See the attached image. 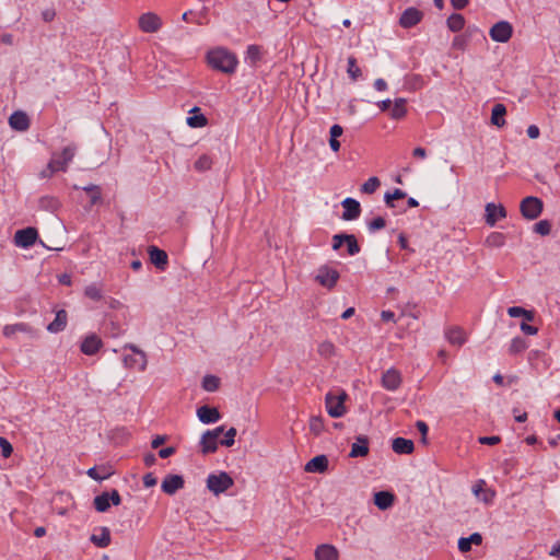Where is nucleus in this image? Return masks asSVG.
<instances>
[{
    "label": "nucleus",
    "instance_id": "nucleus-28",
    "mask_svg": "<svg viewBox=\"0 0 560 560\" xmlns=\"http://www.w3.org/2000/svg\"><path fill=\"white\" fill-rule=\"evenodd\" d=\"M506 115V107L502 103H497L492 107L491 124L501 128L505 125L504 116Z\"/></svg>",
    "mask_w": 560,
    "mask_h": 560
},
{
    "label": "nucleus",
    "instance_id": "nucleus-23",
    "mask_svg": "<svg viewBox=\"0 0 560 560\" xmlns=\"http://www.w3.org/2000/svg\"><path fill=\"white\" fill-rule=\"evenodd\" d=\"M392 448L397 454H411L415 450V444L411 440L405 438H396L393 440Z\"/></svg>",
    "mask_w": 560,
    "mask_h": 560
},
{
    "label": "nucleus",
    "instance_id": "nucleus-64",
    "mask_svg": "<svg viewBox=\"0 0 560 560\" xmlns=\"http://www.w3.org/2000/svg\"><path fill=\"white\" fill-rule=\"evenodd\" d=\"M174 453H175V448L173 446H168V447L160 450L159 456L161 458H167V457L172 456Z\"/></svg>",
    "mask_w": 560,
    "mask_h": 560
},
{
    "label": "nucleus",
    "instance_id": "nucleus-22",
    "mask_svg": "<svg viewBox=\"0 0 560 560\" xmlns=\"http://www.w3.org/2000/svg\"><path fill=\"white\" fill-rule=\"evenodd\" d=\"M315 559L316 560H338L339 552L336 547L332 545L324 544L316 548L315 550Z\"/></svg>",
    "mask_w": 560,
    "mask_h": 560
},
{
    "label": "nucleus",
    "instance_id": "nucleus-3",
    "mask_svg": "<svg viewBox=\"0 0 560 560\" xmlns=\"http://www.w3.org/2000/svg\"><path fill=\"white\" fill-rule=\"evenodd\" d=\"M233 485L234 480L225 471H221L219 474H210L207 478V488L215 495L225 492Z\"/></svg>",
    "mask_w": 560,
    "mask_h": 560
},
{
    "label": "nucleus",
    "instance_id": "nucleus-25",
    "mask_svg": "<svg viewBox=\"0 0 560 560\" xmlns=\"http://www.w3.org/2000/svg\"><path fill=\"white\" fill-rule=\"evenodd\" d=\"M445 337L454 346H463L466 342L465 331L460 327H451L445 331Z\"/></svg>",
    "mask_w": 560,
    "mask_h": 560
},
{
    "label": "nucleus",
    "instance_id": "nucleus-61",
    "mask_svg": "<svg viewBox=\"0 0 560 560\" xmlns=\"http://www.w3.org/2000/svg\"><path fill=\"white\" fill-rule=\"evenodd\" d=\"M521 330L526 335H536L538 331V328L535 326L528 325L527 323H522Z\"/></svg>",
    "mask_w": 560,
    "mask_h": 560
},
{
    "label": "nucleus",
    "instance_id": "nucleus-39",
    "mask_svg": "<svg viewBox=\"0 0 560 560\" xmlns=\"http://www.w3.org/2000/svg\"><path fill=\"white\" fill-rule=\"evenodd\" d=\"M317 352L320 357L329 359L335 355L336 348L332 342L325 340L318 345Z\"/></svg>",
    "mask_w": 560,
    "mask_h": 560
},
{
    "label": "nucleus",
    "instance_id": "nucleus-30",
    "mask_svg": "<svg viewBox=\"0 0 560 560\" xmlns=\"http://www.w3.org/2000/svg\"><path fill=\"white\" fill-rule=\"evenodd\" d=\"M190 113L191 116L187 117V125L191 128H201L208 124L207 117L200 113V108L195 106Z\"/></svg>",
    "mask_w": 560,
    "mask_h": 560
},
{
    "label": "nucleus",
    "instance_id": "nucleus-4",
    "mask_svg": "<svg viewBox=\"0 0 560 560\" xmlns=\"http://www.w3.org/2000/svg\"><path fill=\"white\" fill-rule=\"evenodd\" d=\"M125 349H129L133 353L124 357L125 366L129 369L138 368L140 371H144L148 363L147 354L132 343H127Z\"/></svg>",
    "mask_w": 560,
    "mask_h": 560
},
{
    "label": "nucleus",
    "instance_id": "nucleus-24",
    "mask_svg": "<svg viewBox=\"0 0 560 560\" xmlns=\"http://www.w3.org/2000/svg\"><path fill=\"white\" fill-rule=\"evenodd\" d=\"M68 315L65 310H59L56 313L55 319L47 326V330L57 334L62 331L67 326Z\"/></svg>",
    "mask_w": 560,
    "mask_h": 560
},
{
    "label": "nucleus",
    "instance_id": "nucleus-52",
    "mask_svg": "<svg viewBox=\"0 0 560 560\" xmlns=\"http://www.w3.org/2000/svg\"><path fill=\"white\" fill-rule=\"evenodd\" d=\"M0 448L2 456L5 458L10 457L13 452L11 443L5 438H0Z\"/></svg>",
    "mask_w": 560,
    "mask_h": 560
},
{
    "label": "nucleus",
    "instance_id": "nucleus-16",
    "mask_svg": "<svg viewBox=\"0 0 560 560\" xmlns=\"http://www.w3.org/2000/svg\"><path fill=\"white\" fill-rule=\"evenodd\" d=\"M197 416L202 423H214L221 419V413L214 407L201 406L197 409Z\"/></svg>",
    "mask_w": 560,
    "mask_h": 560
},
{
    "label": "nucleus",
    "instance_id": "nucleus-45",
    "mask_svg": "<svg viewBox=\"0 0 560 560\" xmlns=\"http://www.w3.org/2000/svg\"><path fill=\"white\" fill-rule=\"evenodd\" d=\"M195 168L199 172H206L212 166V159L208 154H202L195 162Z\"/></svg>",
    "mask_w": 560,
    "mask_h": 560
},
{
    "label": "nucleus",
    "instance_id": "nucleus-57",
    "mask_svg": "<svg viewBox=\"0 0 560 560\" xmlns=\"http://www.w3.org/2000/svg\"><path fill=\"white\" fill-rule=\"evenodd\" d=\"M156 482H158V479L155 478V476L152 472H148L143 476V486L145 488H151V487L155 486Z\"/></svg>",
    "mask_w": 560,
    "mask_h": 560
},
{
    "label": "nucleus",
    "instance_id": "nucleus-59",
    "mask_svg": "<svg viewBox=\"0 0 560 560\" xmlns=\"http://www.w3.org/2000/svg\"><path fill=\"white\" fill-rule=\"evenodd\" d=\"M109 502L114 505H119L121 502V498L119 492L116 489H113L108 492Z\"/></svg>",
    "mask_w": 560,
    "mask_h": 560
},
{
    "label": "nucleus",
    "instance_id": "nucleus-37",
    "mask_svg": "<svg viewBox=\"0 0 560 560\" xmlns=\"http://www.w3.org/2000/svg\"><path fill=\"white\" fill-rule=\"evenodd\" d=\"M486 244L489 247H502L505 244V235L500 232H492L487 236Z\"/></svg>",
    "mask_w": 560,
    "mask_h": 560
},
{
    "label": "nucleus",
    "instance_id": "nucleus-15",
    "mask_svg": "<svg viewBox=\"0 0 560 560\" xmlns=\"http://www.w3.org/2000/svg\"><path fill=\"white\" fill-rule=\"evenodd\" d=\"M345 211L342 213V219L345 221H352V220H355L360 217L361 214V206H360V202L353 198H346L342 202H341Z\"/></svg>",
    "mask_w": 560,
    "mask_h": 560
},
{
    "label": "nucleus",
    "instance_id": "nucleus-6",
    "mask_svg": "<svg viewBox=\"0 0 560 560\" xmlns=\"http://www.w3.org/2000/svg\"><path fill=\"white\" fill-rule=\"evenodd\" d=\"M339 272L338 270L328 267L327 265H324L319 267L317 275L315 277V280L324 288H327L328 290H331L337 281L339 280Z\"/></svg>",
    "mask_w": 560,
    "mask_h": 560
},
{
    "label": "nucleus",
    "instance_id": "nucleus-1",
    "mask_svg": "<svg viewBox=\"0 0 560 560\" xmlns=\"http://www.w3.org/2000/svg\"><path fill=\"white\" fill-rule=\"evenodd\" d=\"M207 61L211 68L226 74L234 73L238 65L236 55L224 47L209 50Z\"/></svg>",
    "mask_w": 560,
    "mask_h": 560
},
{
    "label": "nucleus",
    "instance_id": "nucleus-43",
    "mask_svg": "<svg viewBox=\"0 0 560 560\" xmlns=\"http://www.w3.org/2000/svg\"><path fill=\"white\" fill-rule=\"evenodd\" d=\"M527 347H528L527 342L524 338L515 337L511 341L509 352L511 354H516V353L523 352Z\"/></svg>",
    "mask_w": 560,
    "mask_h": 560
},
{
    "label": "nucleus",
    "instance_id": "nucleus-34",
    "mask_svg": "<svg viewBox=\"0 0 560 560\" xmlns=\"http://www.w3.org/2000/svg\"><path fill=\"white\" fill-rule=\"evenodd\" d=\"M31 329L28 325L24 323H18L13 325H7L3 327V335L8 338L13 337L16 332H28Z\"/></svg>",
    "mask_w": 560,
    "mask_h": 560
},
{
    "label": "nucleus",
    "instance_id": "nucleus-19",
    "mask_svg": "<svg viewBox=\"0 0 560 560\" xmlns=\"http://www.w3.org/2000/svg\"><path fill=\"white\" fill-rule=\"evenodd\" d=\"M307 472L323 474L328 469V458L326 455H317L308 460L304 467Z\"/></svg>",
    "mask_w": 560,
    "mask_h": 560
},
{
    "label": "nucleus",
    "instance_id": "nucleus-54",
    "mask_svg": "<svg viewBox=\"0 0 560 560\" xmlns=\"http://www.w3.org/2000/svg\"><path fill=\"white\" fill-rule=\"evenodd\" d=\"M88 476L91 477L92 479L96 480V481H101V480H104L106 479L107 477H109V472L105 474V475H100L98 474V468L97 467H92L88 470Z\"/></svg>",
    "mask_w": 560,
    "mask_h": 560
},
{
    "label": "nucleus",
    "instance_id": "nucleus-13",
    "mask_svg": "<svg viewBox=\"0 0 560 560\" xmlns=\"http://www.w3.org/2000/svg\"><path fill=\"white\" fill-rule=\"evenodd\" d=\"M37 231L34 228H26L15 232V244L20 247L27 248L35 244L37 238Z\"/></svg>",
    "mask_w": 560,
    "mask_h": 560
},
{
    "label": "nucleus",
    "instance_id": "nucleus-35",
    "mask_svg": "<svg viewBox=\"0 0 560 560\" xmlns=\"http://www.w3.org/2000/svg\"><path fill=\"white\" fill-rule=\"evenodd\" d=\"M262 57V48L259 45H249L246 50V59L250 61L253 66H255L258 61L261 60Z\"/></svg>",
    "mask_w": 560,
    "mask_h": 560
},
{
    "label": "nucleus",
    "instance_id": "nucleus-47",
    "mask_svg": "<svg viewBox=\"0 0 560 560\" xmlns=\"http://www.w3.org/2000/svg\"><path fill=\"white\" fill-rule=\"evenodd\" d=\"M345 243L347 244V252L350 256H354L360 253L361 248L353 234H348Z\"/></svg>",
    "mask_w": 560,
    "mask_h": 560
},
{
    "label": "nucleus",
    "instance_id": "nucleus-31",
    "mask_svg": "<svg viewBox=\"0 0 560 560\" xmlns=\"http://www.w3.org/2000/svg\"><path fill=\"white\" fill-rule=\"evenodd\" d=\"M218 450V440L213 439L210 433H203L200 439V451L203 455L211 454Z\"/></svg>",
    "mask_w": 560,
    "mask_h": 560
},
{
    "label": "nucleus",
    "instance_id": "nucleus-49",
    "mask_svg": "<svg viewBox=\"0 0 560 560\" xmlns=\"http://www.w3.org/2000/svg\"><path fill=\"white\" fill-rule=\"evenodd\" d=\"M236 429L235 428H230L226 432H225V435H224V439H222L220 441V444L223 445V446H226V447H231L232 445H234V442H235V436H236Z\"/></svg>",
    "mask_w": 560,
    "mask_h": 560
},
{
    "label": "nucleus",
    "instance_id": "nucleus-21",
    "mask_svg": "<svg viewBox=\"0 0 560 560\" xmlns=\"http://www.w3.org/2000/svg\"><path fill=\"white\" fill-rule=\"evenodd\" d=\"M369 454V439L365 435H359L357 441L351 445V451L349 456L354 457H365Z\"/></svg>",
    "mask_w": 560,
    "mask_h": 560
},
{
    "label": "nucleus",
    "instance_id": "nucleus-44",
    "mask_svg": "<svg viewBox=\"0 0 560 560\" xmlns=\"http://www.w3.org/2000/svg\"><path fill=\"white\" fill-rule=\"evenodd\" d=\"M347 72L353 81L358 80L362 74L361 69L357 66V59L353 56L348 58Z\"/></svg>",
    "mask_w": 560,
    "mask_h": 560
},
{
    "label": "nucleus",
    "instance_id": "nucleus-29",
    "mask_svg": "<svg viewBox=\"0 0 560 560\" xmlns=\"http://www.w3.org/2000/svg\"><path fill=\"white\" fill-rule=\"evenodd\" d=\"M482 536L479 533H474L469 537H462L458 540V549L462 552H468L471 549V545H481Z\"/></svg>",
    "mask_w": 560,
    "mask_h": 560
},
{
    "label": "nucleus",
    "instance_id": "nucleus-51",
    "mask_svg": "<svg viewBox=\"0 0 560 560\" xmlns=\"http://www.w3.org/2000/svg\"><path fill=\"white\" fill-rule=\"evenodd\" d=\"M324 424L320 417H312L310 420V430L314 434H319L323 431Z\"/></svg>",
    "mask_w": 560,
    "mask_h": 560
},
{
    "label": "nucleus",
    "instance_id": "nucleus-33",
    "mask_svg": "<svg viewBox=\"0 0 560 560\" xmlns=\"http://www.w3.org/2000/svg\"><path fill=\"white\" fill-rule=\"evenodd\" d=\"M406 113V100L401 97L396 98L390 110V117L394 119H400L405 117Z\"/></svg>",
    "mask_w": 560,
    "mask_h": 560
},
{
    "label": "nucleus",
    "instance_id": "nucleus-2",
    "mask_svg": "<svg viewBox=\"0 0 560 560\" xmlns=\"http://www.w3.org/2000/svg\"><path fill=\"white\" fill-rule=\"evenodd\" d=\"M348 395L343 390L337 395L334 393L326 394V410L331 418H340L346 413L345 401Z\"/></svg>",
    "mask_w": 560,
    "mask_h": 560
},
{
    "label": "nucleus",
    "instance_id": "nucleus-11",
    "mask_svg": "<svg viewBox=\"0 0 560 560\" xmlns=\"http://www.w3.org/2000/svg\"><path fill=\"white\" fill-rule=\"evenodd\" d=\"M185 485L184 478L180 475H166L162 481L161 489L168 495L175 494L178 490L183 489Z\"/></svg>",
    "mask_w": 560,
    "mask_h": 560
},
{
    "label": "nucleus",
    "instance_id": "nucleus-41",
    "mask_svg": "<svg viewBox=\"0 0 560 560\" xmlns=\"http://www.w3.org/2000/svg\"><path fill=\"white\" fill-rule=\"evenodd\" d=\"M406 196H407V194L404 190L396 188L393 192H386L384 196V200H385V203L387 207L394 208L395 207L394 201L398 200V199H402Z\"/></svg>",
    "mask_w": 560,
    "mask_h": 560
},
{
    "label": "nucleus",
    "instance_id": "nucleus-5",
    "mask_svg": "<svg viewBox=\"0 0 560 560\" xmlns=\"http://www.w3.org/2000/svg\"><path fill=\"white\" fill-rule=\"evenodd\" d=\"M544 209L542 201L537 197H526L521 201L520 210L522 215L527 220L537 219Z\"/></svg>",
    "mask_w": 560,
    "mask_h": 560
},
{
    "label": "nucleus",
    "instance_id": "nucleus-63",
    "mask_svg": "<svg viewBox=\"0 0 560 560\" xmlns=\"http://www.w3.org/2000/svg\"><path fill=\"white\" fill-rule=\"evenodd\" d=\"M540 135V131H539V128L536 126V125H530L528 128H527V136L530 138V139H536L538 138Z\"/></svg>",
    "mask_w": 560,
    "mask_h": 560
},
{
    "label": "nucleus",
    "instance_id": "nucleus-56",
    "mask_svg": "<svg viewBox=\"0 0 560 560\" xmlns=\"http://www.w3.org/2000/svg\"><path fill=\"white\" fill-rule=\"evenodd\" d=\"M416 427H417V429L419 430V432L422 435V442L425 443L427 442V434H428V431H429L428 424L424 421L419 420V421H417Z\"/></svg>",
    "mask_w": 560,
    "mask_h": 560
},
{
    "label": "nucleus",
    "instance_id": "nucleus-62",
    "mask_svg": "<svg viewBox=\"0 0 560 560\" xmlns=\"http://www.w3.org/2000/svg\"><path fill=\"white\" fill-rule=\"evenodd\" d=\"M342 132L343 129L340 125H332L329 130L330 138H338L342 135Z\"/></svg>",
    "mask_w": 560,
    "mask_h": 560
},
{
    "label": "nucleus",
    "instance_id": "nucleus-40",
    "mask_svg": "<svg viewBox=\"0 0 560 560\" xmlns=\"http://www.w3.org/2000/svg\"><path fill=\"white\" fill-rule=\"evenodd\" d=\"M82 189L90 195L91 206H94L101 201V198H102L101 188L97 185L91 184V185L82 187Z\"/></svg>",
    "mask_w": 560,
    "mask_h": 560
},
{
    "label": "nucleus",
    "instance_id": "nucleus-58",
    "mask_svg": "<svg viewBox=\"0 0 560 560\" xmlns=\"http://www.w3.org/2000/svg\"><path fill=\"white\" fill-rule=\"evenodd\" d=\"M508 314L511 317H521L523 314H525V308L521 306H511L508 308Z\"/></svg>",
    "mask_w": 560,
    "mask_h": 560
},
{
    "label": "nucleus",
    "instance_id": "nucleus-14",
    "mask_svg": "<svg viewBox=\"0 0 560 560\" xmlns=\"http://www.w3.org/2000/svg\"><path fill=\"white\" fill-rule=\"evenodd\" d=\"M506 217V210L502 205L489 202L486 205V223L489 226H494L499 219Z\"/></svg>",
    "mask_w": 560,
    "mask_h": 560
},
{
    "label": "nucleus",
    "instance_id": "nucleus-18",
    "mask_svg": "<svg viewBox=\"0 0 560 560\" xmlns=\"http://www.w3.org/2000/svg\"><path fill=\"white\" fill-rule=\"evenodd\" d=\"M9 125L14 130L25 131L30 128V118L24 112L16 110L10 116Z\"/></svg>",
    "mask_w": 560,
    "mask_h": 560
},
{
    "label": "nucleus",
    "instance_id": "nucleus-27",
    "mask_svg": "<svg viewBox=\"0 0 560 560\" xmlns=\"http://www.w3.org/2000/svg\"><path fill=\"white\" fill-rule=\"evenodd\" d=\"M90 540L98 548H106L110 544V530L108 527H100V534H93Z\"/></svg>",
    "mask_w": 560,
    "mask_h": 560
},
{
    "label": "nucleus",
    "instance_id": "nucleus-36",
    "mask_svg": "<svg viewBox=\"0 0 560 560\" xmlns=\"http://www.w3.org/2000/svg\"><path fill=\"white\" fill-rule=\"evenodd\" d=\"M94 508L97 512L104 513L110 508L108 492H103L94 498Z\"/></svg>",
    "mask_w": 560,
    "mask_h": 560
},
{
    "label": "nucleus",
    "instance_id": "nucleus-10",
    "mask_svg": "<svg viewBox=\"0 0 560 560\" xmlns=\"http://www.w3.org/2000/svg\"><path fill=\"white\" fill-rule=\"evenodd\" d=\"M161 26L162 21L155 13L148 12L139 18V27L145 33H155Z\"/></svg>",
    "mask_w": 560,
    "mask_h": 560
},
{
    "label": "nucleus",
    "instance_id": "nucleus-53",
    "mask_svg": "<svg viewBox=\"0 0 560 560\" xmlns=\"http://www.w3.org/2000/svg\"><path fill=\"white\" fill-rule=\"evenodd\" d=\"M348 234L341 233L332 236V249L338 250L346 242Z\"/></svg>",
    "mask_w": 560,
    "mask_h": 560
},
{
    "label": "nucleus",
    "instance_id": "nucleus-17",
    "mask_svg": "<svg viewBox=\"0 0 560 560\" xmlns=\"http://www.w3.org/2000/svg\"><path fill=\"white\" fill-rule=\"evenodd\" d=\"M102 347V340L95 334H91L84 338L81 343V351L86 355L95 354Z\"/></svg>",
    "mask_w": 560,
    "mask_h": 560
},
{
    "label": "nucleus",
    "instance_id": "nucleus-20",
    "mask_svg": "<svg viewBox=\"0 0 560 560\" xmlns=\"http://www.w3.org/2000/svg\"><path fill=\"white\" fill-rule=\"evenodd\" d=\"M148 252H149L151 262L156 268L164 270L168 262V257H167L166 252L158 248L156 246H150Z\"/></svg>",
    "mask_w": 560,
    "mask_h": 560
},
{
    "label": "nucleus",
    "instance_id": "nucleus-7",
    "mask_svg": "<svg viewBox=\"0 0 560 560\" xmlns=\"http://www.w3.org/2000/svg\"><path fill=\"white\" fill-rule=\"evenodd\" d=\"M513 33V27L508 21H500L495 23L489 32L492 40L498 43H506Z\"/></svg>",
    "mask_w": 560,
    "mask_h": 560
},
{
    "label": "nucleus",
    "instance_id": "nucleus-26",
    "mask_svg": "<svg viewBox=\"0 0 560 560\" xmlns=\"http://www.w3.org/2000/svg\"><path fill=\"white\" fill-rule=\"evenodd\" d=\"M394 500V494L388 491H378L374 494V504L382 511L389 509Z\"/></svg>",
    "mask_w": 560,
    "mask_h": 560
},
{
    "label": "nucleus",
    "instance_id": "nucleus-32",
    "mask_svg": "<svg viewBox=\"0 0 560 560\" xmlns=\"http://www.w3.org/2000/svg\"><path fill=\"white\" fill-rule=\"evenodd\" d=\"M447 27L452 32H459L465 26V18L459 13H453L446 21Z\"/></svg>",
    "mask_w": 560,
    "mask_h": 560
},
{
    "label": "nucleus",
    "instance_id": "nucleus-38",
    "mask_svg": "<svg viewBox=\"0 0 560 560\" xmlns=\"http://www.w3.org/2000/svg\"><path fill=\"white\" fill-rule=\"evenodd\" d=\"M84 295L90 300L100 301L103 298L102 287L97 283H92L85 288Z\"/></svg>",
    "mask_w": 560,
    "mask_h": 560
},
{
    "label": "nucleus",
    "instance_id": "nucleus-12",
    "mask_svg": "<svg viewBox=\"0 0 560 560\" xmlns=\"http://www.w3.org/2000/svg\"><path fill=\"white\" fill-rule=\"evenodd\" d=\"M402 378L398 370L390 368L382 375V386L390 392L398 389L401 385Z\"/></svg>",
    "mask_w": 560,
    "mask_h": 560
},
{
    "label": "nucleus",
    "instance_id": "nucleus-60",
    "mask_svg": "<svg viewBox=\"0 0 560 560\" xmlns=\"http://www.w3.org/2000/svg\"><path fill=\"white\" fill-rule=\"evenodd\" d=\"M195 22L198 25L208 24L209 21L207 19V9L206 8H203L200 12L197 13V20Z\"/></svg>",
    "mask_w": 560,
    "mask_h": 560
},
{
    "label": "nucleus",
    "instance_id": "nucleus-55",
    "mask_svg": "<svg viewBox=\"0 0 560 560\" xmlns=\"http://www.w3.org/2000/svg\"><path fill=\"white\" fill-rule=\"evenodd\" d=\"M500 441H501V439L498 435L479 438V443L486 444V445H495V444L500 443Z\"/></svg>",
    "mask_w": 560,
    "mask_h": 560
},
{
    "label": "nucleus",
    "instance_id": "nucleus-48",
    "mask_svg": "<svg viewBox=\"0 0 560 560\" xmlns=\"http://www.w3.org/2000/svg\"><path fill=\"white\" fill-rule=\"evenodd\" d=\"M534 231L542 236L549 235L551 232V223L548 220H541L534 225Z\"/></svg>",
    "mask_w": 560,
    "mask_h": 560
},
{
    "label": "nucleus",
    "instance_id": "nucleus-46",
    "mask_svg": "<svg viewBox=\"0 0 560 560\" xmlns=\"http://www.w3.org/2000/svg\"><path fill=\"white\" fill-rule=\"evenodd\" d=\"M381 182L377 177L373 176L370 177L362 186L361 191L363 194H373L376 191V189L380 187Z\"/></svg>",
    "mask_w": 560,
    "mask_h": 560
},
{
    "label": "nucleus",
    "instance_id": "nucleus-8",
    "mask_svg": "<svg viewBox=\"0 0 560 560\" xmlns=\"http://www.w3.org/2000/svg\"><path fill=\"white\" fill-rule=\"evenodd\" d=\"M77 152V145L69 144L63 148L62 152L58 156H54L50 160V166H55L57 171H66L68 164L72 161Z\"/></svg>",
    "mask_w": 560,
    "mask_h": 560
},
{
    "label": "nucleus",
    "instance_id": "nucleus-42",
    "mask_svg": "<svg viewBox=\"0 0 560 560\" xmlns=\"http://www.w3.org/2000/svg\"><path fill=\"white\" fill-rule=\"evenodd\" d=\"M220 386V378L214 375H206L202 380V388L207 392H215Z\"/></svg>",
    "mask_w": 560,
    "mask_h": 560
},
{
    "label": "nucleus",
    "instance_id": "nucleus-9",
    "mask_svg": "<svg viewBox=\"0 0 560 560\" xmlns=\"http://www.w3.org/2000/svg\"><path fill=\"white\" fill-rule=\"evenodd\" d=\"M423 19V13L417 8H407L399 18V25L402 28H411L419 24Z\"/></svg>",
    "mask_w": 560,
    "mask_h": 560
},
{
    "label": "nucleus",
    "instance_id": "nucleus-50",
    "mask_svg": "<svg viewBox=\"0 0 560 560\" xmlns=\"http://www.w3.org/2000/svg\"><path fill=\"white\" fill-rule=\"evenodd\" d=\"M386 226V221L382 217H377L368 223V229L371 233L382 230Z\"/></svg>",
    "mask_w": 560,
    "mask_h": 560
}]
</instances>
